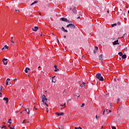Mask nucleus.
Listing matches in <instances>:
<instances>
[{
    "label": "nucleus",
    "mask_w": 129,
    "mask_h": 129,
    "mask_svg": "<svg viewBox=\"0 0 129 129\" xmlns=\"http://www.w3.org/2000/svg\"><path fill=\"white\" fill-rule=\"evenodd\" d=\"M10 129H15V128H13L12 127H10Z\"/></svg>",
    "instance_id": "nucleus-45"
},
{
    "label": "nucleus",
    "mask_w": 129,
    "mask_h": 129,
    "mask_svg": "<svg viewBox=\"0 0 129 129\" xmlns=\"http://www.w3.org/2000/svg\"><path fill=\"white\" fill-rule=\"evenodd\" d=\"M10 124H12V122H9Z\"/></svg>",
    "instance_id": "nucleus-49"
},
{
    "label": "nucleus",
    "mask_w": 129,
    "mask_h": 129,
    "mask_svg": "<svg viewBox=\"0 0 129 129\" xmlns=\"http://www.w3.org/2000/svg\"><path fill=\"white\" fill-rule=\"evenodd\" d=\"M42 34H43V33H41V34H40V36H42Z\"/></svg>",
    "instance_id": "nucleus-57"
},
{
    "label": "nucleus",
    "mask_w": 129,
    "mask_h": 129,
    "mask_svg": "<svg viewBox=\"0 0 129 129\" xmlns=\"http://www.w3.org/2000/svg\"><path fill=\"white\" fill-rule=\"evenodd\" d=\"M5 47L2 48V50H5Z\"/></svg>",
    "instance_id": "nucleus-48"
},
{
    "label": "nucleus",
    "mask_w": 129,
    "mask_h": 129,
    "mask_svg": "<svg viewBox=\"0 0 129 129\" xmlns=\"http://www.w3.org/2000/svg\"><path fill=\"white\" fill-rule=\"evenodd\" d=\"M32 31L34 32H37V30H39V27L38 26H35L34 28H32Z\"/></svg>",
    "instance_id": "nucleus-6"
},
{
    "label": "nucleus",
    "mask_w": 129,
    "mask_h": 129,
    "mask_svg": "<svg viewBox=\"0 0 129 129\" xmlns=\"http://www.w3.org/2000/svg\"><path fill=\"white\" fill-rule=\"evenodd\" d=\"M4 48H5V49H9V46H8L7 45H5L4 46Z\"/></svg>",
    "instance_id": "nucleus-20"
},
{
    "label": "nucleus",
    "mask_w": 129,
    "mask_h": 129,
    "mask_svg": "<svg viewBox=\"0 0 129 129\" xmlns=\"http://www.w3.org/2000/svg\"><path fill=\"white\" fill-rule=\"evenodd\" d=\"M54 67L55 68L54 72H57V71H59V70L58 69V68H57V65L55 64L54 66Z\"/></svg>",
    "instance_id": "nucleus-12"
},
{
    "label": "nucleus",
    "mask_w": 129,
    "mask_h": 129,
    "mask_svg": "<svg viewBox=\"0 0 129 129\" xmlns=\"http://www.w3.org/2000/svg\"><path fill=\"white\" fill-rule=\"evenodd\" d=\"M14 81H17V79H16V78L14 79Z\"/></svg>",
    "instance_id": "nucleus-44"
},
{
    "label": "nucleus",
    "mask_w": 129,
    "mask_h": 129,
    "mask_svg": "<svg viewBox=\"0 0 129 129\" xmlns=\"http://www.w3.org/2000/svg\"><path fill=\"white\" fill-rule=\"evenodd\" d=\"M65 105H66V103H64L63 106H65Z\"/></svg>",
    "instance_id": "nucleus-51"
},
{
    "label": "nucleus",
    "mask_w": 129,
    "mask_h": 129,
    "mask_svg": "<svg viewBox=\"0 0 129 129\" xmlns=\"http://www.w3.org/2000/svg\"><path fill=\"white\" fill-rule=\"evenodd\" d=\"M111 128L112 129H116V127L114 126H113L111 127Z\"/></svg>",
    "instance_id": "nucleus-24"
},
{
    "label": "nucleus",
    "mask_w": 129,
    "mask_h": 129,
    "mask_svg": "<svg viewBox=\"0 0 129 129\" xmlns=\"http://www.w3.org/2000/svg\"><path fill=\"white\" fill-rule=\"evenodd\" d=\"M85 84H86V83L83 82L82 84L80 85V87H84V86H85Z\"/></svg>",
    "instance_id": "nucleus-15"
},
{
    "label": "nucleus",
    "mask_w": 129,
    "mask_h": 129,
    "mask_svg": "<svg viewBox=\"0 0 129 129\" xmlns=\"http://www.w3.org/2000/svg\"><path fill=\"white\" fill-rule=\"evenodd\" d=\"M110 106H111V104H110Z\"/></svg>",
    "instance_id": "nucleus-63"
},
{
    "label": "nucleus",
    "mask_w": 129,
    "mask_h": 129,
    "mask_svg": "<svg viewBox=\"0 0 129 129\" xmlns=\"http://www.w3.org/2000/svg\"><path fill=\"white\" fill-rule=\"evenodd\" d=\"M55 77H56V76L53 77H52V79H53V78H55Z\"/></svg>",
    "instance_id": "nucleus-54"
},
{
    "label": "nucleus",
    "mask_w": 129,
    "mask_h": 129,
    "mask_svg": "<svg viewBox=\"0 0 129 129\" xmlns=\"http://www.w3.org/2000/svg\"><path fill=\"white\" fill-rule=\"evenodd\" d=\"M10 84H11V83H10Z\"/></svg>",
    "instance_id": "nucleus-64"
},
{
    "label": "nucleus",
    "mask_w": 129,
    "mask_h": 129,
    "mask_svg": "<svg viewBox=\"0 0 129 129\" xmlns=\"http://www.w3.org/2000/svg\"><path fill=\"white\" fill-rule=\"evenodd\" d=\"M52 82H53V83H55L56 82V80H52Z\"/></svg>",
    "instance_id": "nucleus-25"
},
{
    "label": "nucleus",
    "mask_w": 129,
    "mask_h": 129,
    "mask_svg": "<svg viewBox=\"0 0 129 129\" xmlns=\"http://www.w3.org/2000/svg\"><path fill=\"white\" fill-rule=\"evenodd\" d=\"M42 97V102H45V100H47V98H46V96H45V95H43Z\"/></svg>",
    "instance_id": "nucleus-7"
},
{
    "label": "nucleus",
    "mask_w": 129,
    "mask_h": 129,
    "mask_svg": "<svg viewBox=\"0 0 129 129\" xmlns=\"http://www.w3.org/2000/svg\"><path fill=\"white\" fill-rule=\"evenodd\" d=\"M75 129H82L81 127H75Z\"/></svg>",
    "instance_id": "nucleus-19"
},
{
    "label": "nucleus",
    "mask_w": 129,
    "mask_h": 129,
    "mask_svg": "<svg viewBox=\"0 0 129 129\" xmlns=\"http://www.w3.org/2000/svg\"><path fill=\"white\" fill-rule=\"evenodd\" d=\"M55 114L58 115V116H60V115H64V113H63V112H61V113L56 112V113H55Z\"/></svg>",
    "instance_id": "nucleus-10"
},
{
    "label": "nucleus",
    "mask_w": 129,
    "mask_h": 129,
    "mask_svg": "<svg viewBox=\"0 0 129 129\" xmlns=\"http://www.w3.org/2000/svg\"><path fill=\"white\" fill-rule=\"evenodd\" d=\"M35 4H38V1H34L30 5V6H33V5H35Z\"/></svg>",
    "instance_id": "nucleus-16"
},
{
    "label": "nucleus",
    "mask_w": 129,
    "mask_h": 129,
    "mask_svg": "<svg viewBox=\"0 0 129 129\" xmlns=\"http://www.w3.org/2000/svg\"><path fill=\"white\" fill-rule=\"evenodd\" d=\"M1 91H2V89H0V92H1Z\"/></svg>",
    "instance_id": "nucleus-59"
},
{
    "label": "nucleus",
    "mask_w": 129,
    "mask_h": 129,
    "mask_svg": "<svg viewBox=\"0 0 129 129\" xmlns=\"http://www.w3.org/2000/svg\"><path fill=\"white\" fill-rule=\"evenodd\" d=\"M6 85H9V82L6 81Z\"/></svg>",
    "instance_id": "nucleus-27"
},
{
    "label": "nucleus",
    "mask_w": 129,
    "mask_h": 129,
    "mask_svg": "<svg viewBox=\"0 0 129 129\" xmlns=\"http://www.w3.org/2000/svg\"><path fill=\"white\" fill-rule=\"evenodd\" d=\"M46 108L47 112H48L49 111V109H48V108Z\"/></svg>",
    "instance_id": "nucleus-39"
},
{
    "label": "nucleus",
    "mask_w": 129,
    "mask_h": 129,
    "mask_svg": "<svg viewBox=\"0 0 129 129\" xmlns=\"http://www.w3.org/2000/svg\"><path fill=\"white\" fill-rule=\"evenodd\" d=\"M98 50V47L97 46H95V49L93 50L94 54H96Z\"/></svg>",
    "instance_id": "nucleus-9"
},
{
    "label": "nucleus",
    "mask_w": 129,
    "mask_h": 129,
    "mask_svg": "<svg viewBox=\"0 0 129 129\" xmlns=\"http://www.w3.org/2000/svg\"><path fill=\"white\" fill-rule=\"evenodd\" d=\"M38 68H41V67H40V66H39V67H38Z\"/></svg>",
    "instance_id": "nucleus-58"
},
{
    "label": "nucleus",
    "mask_w": 129,
    "mask_h": 129,
    "mask_svg": "<svg viewBox=\"0 0 129 129\" xmlns=\"http://www.w3.org/2000/svg\"><path fill=\"white\" fill-rule=\"evenodd\" d=\"M99 59L100 61H101V63H102L103 62V55L100 54L99 56Z\"/></svg>",
    "instance_id": "nucleus-5"
},
{
    "label": "nucleus",
    "mask_w": 129,
    "mask_h": 129,
    "mask_svg": "<svg viewBox=\"0 0 129 129\" xmlns=\"http://www.w3.org/2000/svg\"><path fill=\"white\" fill-rule=\"evenodd\" d=\"M61 29L63 32H64L65 33H68V30L65 29V28H64L63 27H61Z\"/></svg>",
    "instance_id": "nucleus-14"
},
{
    "label": "nucleus",
    "mask_w": 129,
    "mask_h": 129,
    "mask_svg": "<svg viewBox=\"0 0 129 129\" xmlns=\"http://www.w3.org/2000/svg\"><path fill=\"white\" fill-rule=\"evenodd\" d=\"M2 61L4 63V65H8V59L7 58H3Z\"/></svg>",
    "instance_id": "nucleus-4"
},
{
    "label": "nucleus",
    "mask_w": 129,
    "mask_h": 129,
    "mask_svg": "<svg viewBox=\"0 0 129 129\" xmlns=\"http://www.w3.org/2000/svg\"><path fill=\"white\" fill-rule=\"evenodd\" d=\"M60 128H61V127H59V129H60Z\"/></svg>",
    "instance_id": "nucleus-62"
},
{
    "label": "nucleus",
    "mask_w": 129,
    "mask_h": 129,
    "mask_svg": "<svg viewBox=\"0 0 129 129\" xmlns=\"http://www.w3.org/2000/svg\"><path fill=\"white\" fill-rule=\"evenodd\" d=\"M110 112H111V110H109L108 111V112L107 113V114H108V113H110Z\"/></svg>",
    "instance_id": "nucleus-33"
},
{
    "label": "nucleus",
    "mask_w": 129,
    "mask_h": 129,
    "mask_svg": "<svg viewBox=\"0 0 129 129\" xmlns=\"http://www.w3.org/2000/svg\"><path fill=\"white\" fill-rule=\"evenodd\" d=\"M11 121H12V119H9V122H11Z\"/></svg>",
    "instance_id": "nucleus-40"
},
{
    "label": "nucleus",
    "mask_w": 129,
    "mask_h": 129,
    "mask_svg": "<svg viewBox=\"0 0 129 129\" xmlns=\"http://www.w3.org/2000/svg\"><path fill=\"white\" fill-rule=\"evenodd\" d=\"M4 100H5L6 102V103H9V98L8 97H4Z\"/></svg>",
    "instance_id": "nucleus-11"
},
{
    "label": "nucleus",
    "mask_w": 129,
    "mask_h": 129,
    "mask_svg": "<svg viewBox=\"0 0 129 129\" xmlns=\"http://www.w3.org/2000/svg\"><path fill=\"white\" fill-rule=\"evenodd\" d=\"M118 55L120 56H122L123 55L122 52H118Z\"/></svg>",
    "instance_id": "nucleus-21"
},
{
    "label": "nucleus",
    "mask_w": 129,
    "mask_h": 129,
    "mask_svg": "<svg viewBox=\"0 0 129 129\" xmlns=\"http://www.w3.org/2000/svg\"><path fill=\"white\" fill-rule=\"evenodd\" d=\"M26 69H27V71H29L30 70V68H26Z\"/></svg>",
    "instance_id": "nucleus-36"
},
{
    "label": "nucleus",
    "mask_w": 129,
    "mask_h": 129,
    "mask_svg": "<svg viewBox=\"0 0 129 129\" xmlns=\"http://www.w3.org/2000/svg\"><path fill=\"white\" fill-rule=\"evenodd\" d=\"M2 93L1 92H0V97H2Z\"/></svg>",
    "instance_id": "nucleus-38"
},
{
    "label": "nucleus",
    "mask_w": 129,
    "mask_h": 129,
    "mask_svg": "<svg viewBox=\"0 0 129 129\" xmlns=\"http://www.w3.org/2000/svg\"><path fill=\"white\" fill-rule=\"evenodd\" d=\"M73 12L74 14H76V13H77V10H76V7L74 8V9H73Z\"/></svg>",
    "instance_id": "nucleus-13"
},
{
    "label": "nucleus",
    "mask_w": 129,
    "mask_h": 129,
    "mask_svg": "<svg viewBox=\"0 0 129 129\" xmlns=\"http://www.w3.org/2000/svg\"><path fill=\"white\" fill-rule=\"evenodd\" d=\"M1 90H3V89H4V87H3V86H1Z\"/></svg>",
    "instance_id": "nucleus-32"
},
{
    "label": "nucleus",
    "mask_w": 129,
    "mask_h": 129,
    "mask_svg": "<svg viewBox=\"0 0 129 129\" xmlns=\"http://www.w3.org/2000/svg\"><path fill=\"white\" fill-rule=\"evenodd\" d=\"M120 99H119V98H117V101H120Z\"/></svg>",
    "instance_id": "nucleus-37"
},
{
    "label": "nucleus",
    "mask_w": 129,
    "mask_h": 129,
    "mask_svg": "<svg viewBox=\"0 0 129 129\" xmlns=\"http://www.w3.org/2000/svg\"><path fill=\"white\" fill-rule=\"evenodd\" d=\"M44 104H45V105H46V106H48V104L46 103V102L44 103Z\"/></svg>",
    "instance_id": "nucleus-41"
},
{
    "label": "nucleus",
    "mask_w": 129,
    "mask_h": 129,
    "mask_svg": "<svg viewBox=\"0 0 129 129\" xmlns=\"http://www.w3.org/2000/svg\"><path fill=\"white\" fill-rule=\"evenodd\" d=\"M26 112L27 113V114H30V110H29V109H25Z\"/></svg>",
    "instance_id": "nucleus-17"
},
{
    "label": "nucleus",
    "mask_w": 129,
    "mask_h": 129,
    "mask_svg": "<svg viewBox=\"0 0 129 129\" xmlns=\"http://www.w3.org/2000/svg\"><path fill=\"white\" fill-rule=\"evenodd\" d=\"M114 26H117V24L116 23H115L112 25V27H114Z\"/></svg>",
    "instance_id": "nucleus-23"
},
{
    "label": "nucleus",
    "mask_w": 129,
    "mask_h": 129,
    "mask_svg": "<svg viewBox=\"0 0 129 129\" xmlns=\"http://www.w3.org/2000/svg\"><path fill=\"white\" fill-rule=\"evenodd\" d=\"M114 81L115 82L116 81V79H114Z\"/></svg>",
    "instance_id": "nucleus-43"
},
{
    "label": "nucleus",
    "mask_w": 129,
    "mask_h": 129,
    "mask_svg": "<svg viewBox=\"0 0 129 129\" xmlns=\"http://www.w3.org/2000/svg\"><path fill=\"white\" fill-rule=\"evenodd\" d=\"M75 96H77V97H79V96H80V95H79V93H77V94L75 95Z\"/></svg>",
    "instance_id": "nucleus-22"
},
{
    "label": "nucleus",
    "mask_w": 129,
    "mask_h": 129,
    "mask_svg": "<svg viewBox=\"0 0 129 129\" xmlns=\"http://www.w3.org/2000/svg\"><path fill=\"white\" fill-rule=\"evenodd\" d=\"M70 11H72V8H70Z\"/></svg>",
    "instance_id": "nucleus-47"
},
{
    "label": "nucleus",
    "mask_w": 129,
    "mask_h": 129,
    "mask_svg": "<svg viewBox=\"0 0 129 129\" xmlns=\"http://www.w3.org/2000/svg\"><path fill=\"white\" fill-rule=\"evenodd\" d=\"M60 21H62V22H66L67 23H71L69 20H67V19L65 18H60Z\"/></svg>",
    "instance_id": "nucleus-3"
},
{
    "label": "nucleus",
    "mask_w": 129,
    "mask_h": 129,
    "mask_svg": "<svg viewBox=\"0 0 129 129\" xmlns=\"http://www.w3.org/2000/svg\"><path fill=\"white\" fill-rule=\"evenodd\" d=\"M40 16H41V13H39Z\"/></svg>",
    "instance_id": "nucleus-61"
},
{
    "label": "nucleus",
    "mask_w": 129,
    "mask_h": 129,
    "mask_svg": "<svg viewBox=\"0 0 129 129\" xmlns=\"http://www.w3.org/2000/svg\"><path fill=\"white\" fill-rule=\"evenodd\" d=\"M57 42H59V39H58V37H57Z\"/></svg>",
    "instance_id": "nucleus-50"
},
{
    "label": "nucleus",
    "mask_w": 129,
    "mask_h": 129,
    "mask_svg": "<svg viewBox=\"0 0 129 129\" xmlns=\"http://www.w3.org/2000/svg\"><path fill=\"white\" fill-rule=\"evenodd\" d=\"M11 81V79L10 78H8L7 80H6V81H8V82L9 81Z\"/></svg>",
    "instance_id": "nucleus-31"
},
{
    "label": "nucleus",
    "mask_w": 129,
    "mask_h": 129,
    "mask_svg": "<svg viewBox=\"0 0 129 129\" xmlns=\"http://www.w3.org/2000/svg\"><path fill=\"white\" fill-rule=\"evenodd\" d=\"M15 11H16V12H20V10L16 9V10H15Z\"/></svg>",
    "instance_id": "nucleus-35"
},
{
    "label": "nucleus",
    "mask_w": 129,
    "mask_h": 129,
    "mask_svg": "<svg viewBox=\"0 0 129 129\" xmlns=\"http://www.w3.org/2000/svg\"><path fill=\"white\" fill-rule=\"evenodd\" d=\"M113 45H119V43H118V40L114 41V42H112Z\"/></svg>",
    "instance_id": "nucleus-8"
},
{
    "label": "nucleus",
    "mask_w": 129,
    "mask_h": 129,
    "mask_svg": "<svg viewBox=\"0 0 129 129\" xmlns=\"http://www.w3.org/2000/svg\"><path fill=\"white\" fill-rule=\"evenodd\" d=\"M67 28H71V29H73V30H74L76 27L74 24H70L67 25Z\"/></svg>",
    "instance_id": "nucleus-2"
},
{
    "label": "nucleus",
    "mask_w": 129,
    "mask_h": 129,
    "mask_svg": "<svg viewBox=\"0 0 129 129\" xmlns=\"http://www.w3.org/2000/svg\"><path fill=\"white\" fill-rule=\"evenodd\" d=\"M85 105V103H83L82 105L81 106V107H83Z\"/></svg>",
    "instance_id": "nucleus-26"
},
{
    "label": "nucleus",
    "mask_w": 129,
    "mask_h": 129,
    "mask_svg": "<svg viewBox=\"0 0 129 129\" xmlns=\"http://www.w3.org/2000/svg\"><path fill=\"white\" fill-rule=\"evenodd\" d=\"M107 13L108 14H109V10H108V11H107Z\"/></svg>",
    "instance_id": "nucleus-46"
},
{
    "label": "nucleus",
    "mask_w": 129,
    "mask_h": 129,
    "mask_svg": "<svg viewBox=\"0 0 129 129\" xmlns=\"http://www.w3.org/2000/svg\"><path fill=\"white\" fill-rule=\"evenodd\" d=\"M25 73H27L28 72V70L26 68V69L24 70Z\"/></svg>",
    "instance_id": "nucleus-28"
},
{
    "label": "nucleus",
    "mask_w": 129,
    "mask_h": 129,
    "mask_svg": "<svg viewBox=\"0 0 129 129\" xmlns=\"http://www.w3.org/2000/svg\"><path fill=\"white\" fill-rule=\"evenodd\" d=\"M77 19H80V17H78Z\"/></svg>",
    "instance_id": "nucleus-53"
},
{
    "label": "nucleus",
    "mask_w": 129,
    "mask_h": 129,
    "mask_svg": "<svg viewBox=\"0 0 129 129\" xmlns=\"http://www.w3.org/2000/svg\"><path fill=\"white\" fill-rule=\"evenodd\" d=\"M96 77L97 79H98L99 81H104V79H103V77L101 76V74H98L96 75Z\"/></svg>",
    "instance_id": "nucleus-1"
},
{
    "label": "nucleus",
    "mask_w": 129,
    "mask_h": 129,
    "mask_svg": "<svg viewBox=\"0 0 129 129\" xmlns=\"http://www.w3.org/2000/svg\"><path fill=\"white\" fill-rule=\"evenodd\" d=\"M117 25L118 26H120V22H117Z\"/></svg>",
    "instance_id": "nucleus-30"
},
{
    "label": "nucleus",
    "mask_w": 129,
    "mask_h": 129,
    "mask_svg": "<svg viewBox=\"0 0 129 129\" xmlns=\"http://www.w3.org/2000/svg\"><path fill=\"white\" fill-rule=\"evenodd\" d=\"M60 106H64V105H60Z\"/></svg>",
    "instance_id": "nucleus-55"
},
{
    "label": "nucleus",
    "mask_w": 129,
    "mask_h": 129,
    "mask_svg": "<svg viewBox=\"0 0 129 129\" xmlns=\"http://www.w3.org/2000/svg\"><path fill=\"white\" fill-rule=\"evenodd\" d=\"M63 37H64V38H66V35H64V36H63Z\"/></svg>",
    "instance_id": "nucleus-52"
},
{
    "label": "nucleus",
    "mask_w": 129,
    "mask_h": 129,
    "mask_svg": "<svg viewBox=\"0 0 129 129\" xmlns=\"http://www.w3.org/2000/svg\"><path fill=\"white\" fill-rule=\"evenodd\" d=\"M96 119H98V118H99V116H98L97 115H96Z\"/></svg>",
    "instance_id": "nucleus-29"
},
{
    "label": "nucleus",
    "mask_w": 129,
    "mask_h": 129,
    "mask_svg": "<svg viewBox=\"0 0 129 129\" xmlns=\"http://www.w3.org/2000/svg\"><path fill=\"white\" fill-rule=\"evenodd\" d=\"M103 115H104V112H103Z\"/></svg>",
    "instance_id": "nucleus-60"
},
{
    "label": "nucleus",
    "mask_w": 129,
    "mask_h": 129,
    "mask_svg": "<svg viewBox=\"0 0 129 129\" xmlns=\"http://www.w3.org/2000/svg\"><path fill=\"white\" fill-rule=\"evenodd\" d=\"M13 39H14V37L12 36V37H11V40H12V41H13Z\"/></svg>",
    "instance_id": "nucleus-42"
},
{
    "label": "nucleus",
    "mask_w": 129,
    "mask_h": 129,
    "mask_svg": "<svg viewBox=\"0 0 129 129\" xmlns=\"http://www.w3.org/2000/svg\"><path fill=\"white\" fill-rule=\"evenodd\" d=\"M25 122V120L23 121V122H22V123H24Z\"/></svg>",
    "instance_id": "nucleus-56"
},
{
    "label": "nucleus",
    "mask_w": 129,
    "mask_h": 129,
    "mask_svg": "<svg viewBox=\"0 0 129 129\" xmlns=\"http://www.w3.org/2000/svg\"><path fill=\"white\" fill-rule=\"evenodd\" d=\"M11 42L13 43V44H15V41H13V40H11Z\"/></svg>",
    "instance_id": "nucleus-34"
},
{
    "label": "nucleus",
    "mask_w": 129,
    "mask_h": 129,
    "mask_svg": "<svg viewBox=\"0 0 129 129\" xmlns=\"http://www.w3.org/2000/svg\"><path fill=\"white\" fill-rule=\"evenodd\" d=\"M122 59H125V58H126V54L122 55Z\"/></svg>",
    "instance_id": "nucleus-18"
}]
</instances>
